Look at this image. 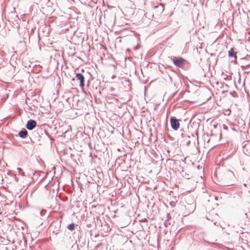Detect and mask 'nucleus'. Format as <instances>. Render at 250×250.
<instances>
[{
	"label": "nucleus",
	"mask_w": 250,
	"mask_h": 250,
	"mask_svg": "<svg viewBox=\"0 0 250 250\" xmlns=\"http://www.w3.org/2000/svg\"><path fill=\"white\" fill-rule=\"evenodd\" d=\"M75 224L73 223L68 225L67 228L70 230H73L75 229Z\"/></svg>",
	"instance_id": "6e6552de"
},
{
	"label": "nucleus",
	"mask_w": 250,
	"mask_h": 250,
	"mask_svg": "<svg viewBox=\"0 0 250 250\" xmlns=\"http://www.w3.org/2000/svg\"><path fill=\"white\" fill-rule=\"evenodd\" d=\"M140 222H147V219L146 218L142 219V220H141L140 221Z\"/></svg>",
	"instance_id": "f8f14e48"
},
{
	"label": "nucleus",
	"mask_w": 250,
	"mask_h": 250,
	"mask_svg": "<svg viewBox=\"0 0 250 250\" xmlns=\"http://www.w3.org/2000/svg\"><path fill=\"white\" fill-rule=\"evenodd\" d=\"M36 122L33 120L31 119L28 121L26 125V127L28 130H32L36 127Z\"/></svg>",
	"instance_id": "39448f33"
},
{
	"label": "nucleus",
	"mask_w": 250,
	"mask_h": 250,
	"mask_svg": "<svg viewBox=\"0 0 250 250\" xmlns=\"http://www.w3.org/2000/svg\"><path fill=\"white\" fill-rule=\"evenodd\" d=\"M167 220H166V225L167 224Z\"/></svg>",
	"instance_id": "dca6fc26"
},
{
	"label": "nucleus",
	"mask_w": 250,
	"mask_h": 250,
	"mask_svg": "<svg viewBox=\"0 0 250 250\" xmlns=\"http://www.w3.org/2000/svg\"><path fill=\"white\" fill-rule=\"evenodd\" d=\"M46 213V210L45 209H42L40 211V214L41 216H44Z\"/></svg>",
	"instance_id": "9d476101"
},
{
	"label": "nucleus",
	"mask_w": 250,
	"mask_h": 250,
	"mask_svg": "<svg viewBox=\"0 0 250 250\" xmlns=\"http://www.w3.org/2000/svg\"><path fill=\"white\" fill-rule=\"evenodd\" d=\"M118 151H120V148H118Z\"/></svg>",
	"instance_id": "2eb2a0df"
},
{
	"label": "nucleus",
	"mask_w": 250,
	"mask_h": 250,
	"mask_svg": "<svg viewBox=\"0 0 250 250\" xmlns=\"http://www.w3.org/2000/svg\"><path fill=\"white\" fill-rule=\"evenodd\" d=\"M19 135L22 138H25L27 135V131L25 128H22L19 132Z\"/></svg>",
	"instance_id": "423d86ee"
},
{
	"label": "nucleus",
	"mask_w": 250,
	"mask_h": 250,
	"mask_svg": "<svg viewBox=\"0 0 250 250\" xmlns=\"http://www.w3.org/2000/svg\"><path fill=\"white\" fill-rule=\"evenodd\" d=\"M170 122L171 128L174 130H178L180 126L179 120L175 117L172 116L170 117Z\"/></svg>",
	"instance_id": "f03ea898"
},
{
	"label": "nucleus",
	"mask_w": 250,
	"mask_h": 250,
	"mask_svg": "<svg viewBox=\"0 0 250 250\" xmlns=\"http://www.w3.org/2000/svg\"><path fill=\"white\" fill-rule=\"evenodd\" d=\"M229 57H233L235 61L237 60V56L236 54V53L234 52L233 49L232 48H231V49L229 51Z\"/></svg>",
	"instance_id": "0eeeda50"
},
{
	"label": "nucleus",
	"mask_w": 250,
	"mask_h": 250,
	"mask_svg": "<svg viewBox=\"0 0 250 250\" xmlns=\"http://www.w3.org/2000/svg\"><path fill=\"white\" fill-rule=\"evenodd\" d=\"M17 170H18V172H19V173L22 176H25V173L23 171L22 169L21 168H17Z\"/></svg>",
	"instance_id": "1a4fd4ad"
},
{
	"label": "nucleus",
	"mask_w": 250,
	"mask_h": 250,
	"mask_svg": "<svg viewBox=\"0 0 250 250\" xmlns=\"http://www.w3.org/2000/svg\"><path fill=\"white\" fill-rule=\"evenodd\" d=\"M76 78L77 80L80 81V86L81 88H83L85 84V78L83 74L81 73H76Z\"/></svg>",
	"instance_id": "20e7f679"
},
{
	"label": "nucleus",
	"mask_w": 250,
	"mask_h": 250,
	"mask_svg": "<svg viewBox=\"0 0 250 250\" xmlns=\"http://www.w3.org/2000/svg\"><path fill=\"white\" fill-rule=\"evenodd\" d=\"M190 141H189V140H188V141H187V145L188 146V145L190 144Z\"/></svg>",
	"instance_id": "4468645a"
},
{
	"label": "nucleus",
	"mask_w": 250,
	"mask_h": 250,
	"mask_svg": "<svg viewBox=\"0 0 250 250\" xmlns=\"http://www.w3.org/2000/svg\"><path fill=\"white\" fill-rule=\"evenodd\" d=\"M181 136H182V137H183V138H184V137H187V138H190L189 136H188V135H187L186 134H184V133H183L181 134Z\"/></svg>",
	"instance_id": "9b49d317"
},
{
	"label": "nucleus",
	"mask_w": 250,
	"mask_h": 250,
	"mask_svg": "<svg viewBox=\"0 0 250 250\" xmlns=\"http://www.w3.org/2000/svg\"><path fill=\"white\" fill-rule=\"evenodd\" d=\"M167 220L169 219L170 218V214L169 213L167 214Z\"/></svg>",
	"instance_id": "ddd939ff"
},
{
	"label": "nucleus",
	"mask_w": 250,
	"mask_h": 250,
	"mask_svg": "<svg viewBox=\"0 0 250 250\" xmlns=\"http://www.w3.org/2000/svg\"><path fill=\"white\" fill-rule=\"evenodd\" d=\"M174 65L178 67L183 68L185 65V60L182 58H174L172 60Z\"/></svg>",
	"instance_id": "7ed1b4c3"
},
{
	"label": "nucleus",
	"mask_w": 250,
	"mask_h": 250,
	"mask_svg": "<svg viewBox=\"0 0 250 250\" xmlns=\"http://www.w3.org/2000/svg\"><path fill=\"white\" fill-rule=\"evenodd\" d=\"M234 178V174L231 170H227L223 174V179L227 186L230 185L233 182Z\"/></svg>",
	"instance_id": "f257e3e1"
},
{
	"label": "nucleus",
	"mask_w": 250,
	"mask_h": 250,
	"mask_svg": "<svg viewBox=\"0 0 250 250\" xmlns=\"http://www.w3.org/2000/svg\"><path fill=\"white\" fill-rule=\"evenodd\" d=\"M82 71L83 72H84V70H83V69H82Z\"/></svg>",
	"instance_id": "f3484780"
}]
</instances>
